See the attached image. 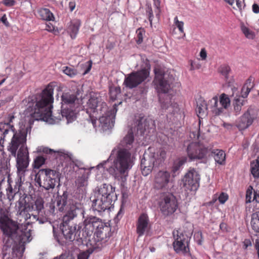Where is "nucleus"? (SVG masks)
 <instances>
[{
    "label": "nucleus",
    "mask_w": 259,
    "mask_h": 259,
    "mask_svg": "<svg viewBox=\"0 0 259 259\" xmlns=\"http://www.w3.org/2000/svg\"><path fill=\"white\" fill-rule=\"evenodd\" d=\"M12 188H11L10 190H9V193L8 194V198L11 199V195L10 194V193H12Z\"/></svg>",
    "instance_id": "obj_62"
},
{
    "label": "nucleus",
    "mask_w": 259,
    "mask_h": 259,
    "mask_svg": "<svg viewBox=\"0 0 259 259\" xmlns=\"http://www.w3.org/2000/svg\"><path fill=\"white\" fill-rule=\"evenodd\" d=\"M3 3L7 6H12L15 5V1L14 0H4Z\"/></svg>",
    "instance_id": "obj_52"
},
{
    "label": "nucleus",
    "mask_w": 259,
    "mask_h": 259,
    "mask_svg": "<svg viewBox=\"0 0 259 259\" xmlns=\"http://www.w3.org/2000/svg\"><path fill=\"white\" fill-rule=\"evenodd\" d=\"M156 165V161L151 155H145L141 160V168L142 174L146 176L149 175L152 171L154 166H158Z\"/></svg>",
    "instance_id": "obj_23"
},
{
    "label": "nucleus",
    "mask_w": 259,
    "mask_h": 259,
    "mask_svg": "<svg viewBox=\"0 0 259 259\" xmlns=\"http://www.w3.org/2000/svg\"><path fill=\"white\" fill-rule=\"evenodd\" d=\"M89 176V171H84L81 177H79L76 181V185L78 187H85L88 185V179Z\"/></svg>",
    "instance_id": "obj_33"
},
{
    "label": "nucleus",
    "mask_w": 259,
    "mask_h": 259,
    "mask_svg": "<svg viewBox=\"0 0 259 259\" xmlns=\"http://www.w3.org/2000/svg\"><path fill=\"white\" fill-rule=\"evenodd\" d=\"M200 56L202 60H204L206 59L207 57V53L206 51L204 49H201L200 52Z\"/></svg>",
    "instance_id": "obj_53"
},
{
    "label": "nucleus",
    "mask_w": 259,
    "mask_h": 259,
    "mask_svg": "<svg viewBox=\"0 0 259 259\" xmlns=\"http://www.w3.org/2000/svg\"><path fill=\"white\" fill-rule=\"evenodd\" d=\"M241 30L245 36L248 38H253L254 35L253 32L244 25L241 26Z\"/></svg>",
    "instance_id": "obj_43"
},
{
    "label": "nucleus",
    "mask_w": 259,
    "mask_h": 259,
    "mask_svg": "<svg viewBox=\"0 0 259 259\" xmlns=\"http://www.w3.org/2000/svg\"><path fill=\"white\" fill-rule=\"evenodd\" d=\"M149 74V71L147 69H143L139 71L132 72L125 77L124 84L130 89L136 88L144 81Z\"/></svg>",
    "instance_id": "obj_16"
},
{
    "label": "nucleus",
    "mask_w": 259,
    "mask_h": 259,
    "mask_svg": "<svg viewBox=\"0 0 259 259\" xmlns=\"http://www.w3.org/2000/svg\"><path fill=\"white\" fill-rule=\"evenodd\" d=\"M50 207L53 212H55V208L60 212H66L63 217L61 229L66 239L72 241L77 235L81 238L80 229L82 226H78L76 224L70 225L68 224V222L76 217L79 213H83L84 211L81 203L68 199L67 193L64 192L62 195L56 197L55 200L50 205Z\"/></svg>",
    "instance_id": "obj_3"
},
{
    "label": "nucleus",
    "mask_w": 259,
    "mask_h": 259,
    "mask_svg": "<svg viewBox=\"0 0 259 259\" xmlns=\"http://www.w3.org/2000/svg\"><path fill=\"white\" fill-rule=\"evenodd\" d=\"M102 103H105L102 102L101 97L96 93H93L90 95V98L87 102V112H93L95 114L96 112H99Z\"/></svg>",
    "instance_id": "obj_20"
},
{
    "label": "nucleus",
    "mask_w": 259,
    "mask_h": 259,
    "mask_svg": "<svg viewBox=\"0 0 259 259\" xmlns=\"http://www.w3.org/2000/svg\"><path fill=\"white\" fill-rule=\"evenodd\" d=\"M62 71L65 74L71 77H74L77 74V71L75 69L70 67H63Z\"/></svg>",
    "instance_id": "obj_40"
},
{
    "label": "nucleus",
    "mask_w": 259,
    "mask_h": 259,
    "mask_svg": "<svg viewBox=\"0 0 259 259\" xmlns=\"http://www.w3.org/2000/svg\"><path fill=\"white\" fill-rule=\"evenodd\" d=\"M137 43L138 44H141L143 40V35L144 34L145 31L143 29H138L137 31Z\"/></svg>",
    "instance_id": "obj_46"
},
{
    "label": "nucleus",
    "mask_w": 259,
    "mask_h": 259,
    "mask_svg": "<svg viewBox=\"0 0 259 259\" xmlns=\"http://www.w3.org/2000/svg\"><path fill=\"white\" fill-rule=\"evenodd\" d=\"M252 11L254 13H259V6L256 4H254L252 5Z\"/></svg>",
    "instance_id": "obj_56"
},
{
    "label": "nucleus",
    "mask_w": 259,
    "mask_h": 259,
    "mask_svg": "<svg viewBox=\"0 0 259 259\" xmlns=\"http://www.w3.org/2000/svg\"><path fill=\"white\" fill-rule=\"evenodd\" d=\"M37 13L38 17L42 20L52 21L54 19L53 13L48 9L40 8L38 10Z\"/></svg>",
    "instance_id": "obj_30"
},
{
    "label": "nucleus",
    "mask_w": 259,
    "mask_h": 259,
    "mask_svg": "<svg viewBox=\"0 0 259 259\" xmlns=\"http://www.w3.org/2000/svg\"><path fill=\"white\" fill-rule=\"evenodd\" d=\"M114 189L110 185L103 184L96 188L91 197L94 210L101 212L109 208Z\"/></svg>",
    "instance_id": "obj_8"
},
{
    "label": "nucleus",
    "mask_w": 259,
    "mask_h": 259,
    "mask_svg": "<svg viewBox=\"0 0 259 259\" xmlns=\"http://www.w3.org/2000/svg\"><path fill=\"white\" fill-rule=\"evenodd\" d=\"M202 236V234L200 232H198L197 233H196L194 235V237H201Z\"/></svg>",
    "instance_id": "obj_60"
},
{
    "label": "nucleus",
    "mask_w": 259,
    "mask_h": 259,
    "mask_svg": "<svg viewBox=\"0 0 259 259\" xmlns=\"http://www.w3.org/2000/svg\"><path fill=\"white\" fill-rule=\"evenodd\" d=\"M114 189L110 185L103 184L96 188L91 197L94 210L101 212L109 208Z\"/></svg>",
    "instance_id": "obj_7"
},
{
    "label": "nucleus",
    "mask_w": 259,
    "mask_h": 259,
    "mask_svg": "<svg viewBox=\"0 0 259 259\" xmlns=\"http://www.w3.org/2000/svg\"><path fill=\"white\" fill-rule=\"evenodd\" d=\"M69 7L71 11H73L75 8V3L74 2H71L69 4Z\"/></svg>",
    "instance_id": "obj_57"
},
{
    "label": "nucleus",
    "mask_w": 259,
    "mask_h": 259,
    "mask_svg": "<svg viewBox=\"0 0 259 259\" xmlns=\"http://www.w3.org/2000/svg\"><path fill=\"white\" fill-rule=\"evenodd\" d=\"M252 87L250 80H248L246 83L243 87L241 90V98L244 99L245 98L247 97L248 94L250 92L251 89Z\"/></svg>",
    "instance_id": "obj_38"
},
{
    "label": "nucleus",
    "mask_w": 259,
    "mask_h": 259,
    "mask_svg": "<svg viewBox=\"0 0 259 259\" xmlns=\"http://www.w3.org/2000/svg\"><path fill=\"white\" fill-rule=\"evenodd\" d=\"M252 193V188L250 186L247 190L246 192V202H250L251 199V195Z\"/></svg>",
    "instance_id": "obj_48"
},
{
    "label": "nucleus",
    "mask_w": 259,
    "mask_h": 259,
    "mask_svg": "<svg viewBox=\"0 0 259 259\" xmlns=\"http://www.w3.org/2000/svg\"><path fill=\"white\" fill-rule=\"evenodd\" d=\"M208 106L210 111L215 115L223 113L230 106V100L228 96L222 94L219 99L217 96L212 97L208 101Z\"/></svg>",
    "instance_id": "obj_13"
},
{
    "label": "nucleus",
    "mask_w": 259,
    "mask_h": 259,
    "mask_svg": "<svg viewBox=\"0 0 259 259\" xmlns=\"http://www.w3.org/2000/svg\"><path fill=\"white\" fill-rule=\"evenodd\" d=\"M174 24L181 33H184V22L179 21L178 17L174 18Z\"/></svg>",
    "instance_id": "obj_44"
},
{
    "label": "nucleus",
    "mask_w": 259,
    "mask_h": 259,
    "mask_svg": "<svg viewBox=\"0 0 259 259\" xmlns=\"http://www.w3.org/2000/svg\"><path fill=\"white\" fill-rule=\"evenodd\" d=\"M187 158L185 157H181L175 161L171 171L172 177L176 176V172L180 169V167L186 162Z\"/></svg>",
    "instance_id": "obj_32"
},
{
    "label": "nucleus",
    "mask_w": 259,
    "mask_h": 259,
    "mask_svg": "<svg viewBox=\"0 0 259 259\" xmlns=\"http://www.w3.org/2000/svg\"><path fill=\"white\" fill-rule=\"evenodd\" d=\"M100 220L96 217H90L84 220L83 223L78 226H82L80 229L82 233L81 239L92 235L94 230L99 227Z\"/></svg>",
    "instance_id": "obj_19"
},
{
    "label": "nucleus",
    "mask_w": 259,
    "mask_h": 259,
    "mask_svg": "<svg viewBox=\"0 0 259 259\" xmlns=\"http://www.w3.org/2000/svg\"><path fill=\"white\" fill-rule=\"evenodd\" d=\"M39 151H42V152L47 153V154H52L53 153H54V154L57 153L60 155H62L65 154L64 151L63 150H58V151H55L53 149H49L47 147L40 148L39 149Z\"/></svg>",
    "instance_id": "obj_41"
},
{
    "label": "nucleus",
    "mask_w": 259,
    "mask_h": 259,
    "mask_svg": "<svg viewBox=\"0 0 259 259\" xmlns=\"http://www.w3.org/2000/svg\"><path fill=\"white\" fill-rule=\"evenodd\" d=\"M84 99H79L71 93H64L61 96V114L65 117L67 122H71L76 119V110H83L85 106L82 105Z\"/></svg>",
    "instance_id": "obj_9"
},
{
    "label": "nucleus",
    "mask_w": 259,
    "mask_h": 259,
    "mask_svg": "<svg viewBox=\"0 0 259 259\" xmlns=\"http://www.w3.org/2000/svg\"><path fill=\"white\" fill-rule=\"evenodd\" d=\"M170 181V175L167 171L160 170L155 176V186L158 189L166 187Z\"/></svg>",
    "instance_id": "obj_22"
},
{
    "label": "nucleus",
    "mask_w": 259,
    "mask_h": 259,
    "mask_svg": "<svg viewBox=\"0 0 259 259\" xmlns=\"http://www.w3.org/2000/svg\"><path fill=\"white\" fill-rule=\"evenodd\" d=\"M175 241L173 242L174 250L178 253L186 254L189 251L188 237L178 230L173 231Z\"/></svg>",
    "instance_id": "obj_17"
},
{
    "label": "nucleus",
    "mask_w": 259,
    "mask_h": 259,
    "mask_svg": "<svg viewBox=\"0 0 259 259\" xmlns=\"http://www.w3.org/2000/svg\"><path fill=\"white\" fill-rule=\"evenodd\" d=\"M149 13V17L150 18L152 16H153L152 10L151 9H150ZM150 21H151L150 19Z\"/></svg>",
    "instance_id": "obj_63"
},
{
    "label": "nucleus",
    "mask_w": 259,
    "mask_h": 259,
    "mask_svg": "<svg viewBox=\"0 0 259 259\" xmlns=\"http://www.w3.org/2000/svg\"><path fill=\"white\" fill-rule=\"evenodd\" d=\"M200 176L194 169H190L183 179L185 188L191 191H196L199 186Z\"/></svg>",
    "instance_id": "obj_18"
},
{
    "label": "nucleus",
    "mask_w": 259,
    "mask_h": 259,
    "mask_svg": "<svg viewBox=\"0 0 259 259\" xmlns=\"http://www.w3.org/2000/svg\"><path fill=\"white\" fill-rule=\"evenodd\" d=\"M253 200L259 203V190L254 192Z\"/></svg>",
    "instance_id": "obj_55"
},
{
    "label": "nucleus",
    "mask_w": 259,
    "mask_h": 259,
    "mask_svg": "<svg viewBox=\"0 0 259 259\" xmlns=\"http://www.w3.org/2000/svg\"><path fill=\"white\" fill-rule=\"evenodd\" d=\"M209 147L197 143H191L187 148V155L191 161L206 160L209 156Z\"/></svg>",
    "instance_id": "obj_14"
},
{
    "label": "nucleus",
    "mask_w": 259,
    "mask_h": 259,
    "mask_svg": "<svg viewBox=\"0 0 259 259\" xmlns=\"http://www.w3.org/2000/svg\"><path fill=\"white\" fill-rule=\"evenodd\" d=\"M44 175H41L37 180L40 187L49 190L60 185V174L52 169H43Z\"/></svg>",
    "instance_id": "obj_12"
},
{
    "label": "nucleus",
    "mask_w": 259,
    "mask_h": 259,
    "mask_svg": "<svg viewBox=\"0 0 259 259\" xmlns=\"http://www.w3.org/2000/svg\"><path fill=\"white\" fill-rule=\"evenodd\" d=\"M89 256L88 252H83L80 253L78 256V259H88Z\"/></svg>",
    "instance_id": "obj_51"
},
{
    "label": "nucleus",
    "mask_w": 259,
    "mask_h": 259,
    "mask_svg": "<svg viewBox=\"0 0 259 259\" xmlns=\"http://www.w3.org/2000/svg\"><path fill=\"white\" fill-rule=\"evenodd\" d=\"M178 207L176 197L171 194L163 195L159 202V208L163 215L168 216L174 213Z\"/></svg>",
    "instance_id": "obj_15"
},
{
    "label": "nucleus",
    "mask_w": 259,
    "mask_h": 259,
    "mask_svg": "<svg viewBox=\"0 0 259 259\" xmlns=\"http://www.w3.org/2000/svg\"><path fill=\"white\" fill-rule=\"evenodd\" d=\"M236 6L239 10H241L242 3L240 0H236Z\"/></svg>",
    "instance_id": "obj_59"
},
{
    "label": "nucleus",
    "mask_w": 259,
    "mask_h": 259,
    "mask_svg": "<svg viewBox=\"0 0 259 259\" xmlns=\"http://www.w3.org/2000/svg\"><path fill=\"white\" fill-rule=\"evenodd\" d=\"M85 66H87V69L85 70V71L83 73V74H85L88 73L90 71V70L91 69V67H92V64H91V63H89L88 64H86Z\"/></svg>",
    "instance_id": "obj_58"
},
{
    "label": "nucleus",
    "mask_w": 259,
    "mask_h": 259,
    "mask_svg": "<svg viewBox=\"0 0 259 259\" xmlns=\"http://www.w3.org/2000/svg\"><path fill=\"white\" fill-rule=\"evenodd\" d=\"M155 74L154 82L159 93H168L171 89V84L175 80L173 74L170 72H164L159 67L154 69Z\"/></svg>",
    "instance_id": "obj_10"
},
{
    "label": "nucleus",
    "mask_w": 259,
    "mask_h": 259,
    "mask_svg": "<svg viewBox=\"0 0 259 259\" xmlns=\"http://www.w3.org/2000/svg\"><path fill=\"white\" fill-rule=\"evenodd\" d=\"M226 224H224V223H221V224H220V228H221V229H225L226 228Z\"/></svg>",
    "instance_id": "obj_61"
},
{
    "label": "nucleus",
    "mask_w": 259,
    "mask_h": 259,
    "mask_svg": "<svg viewBox=\"0 0 259 259\" xmlns=\"http://www.w3.org/2000/svg\"><path fill=\"white\" fill-rule=\"evenodd\" d=\"M116 105L109 109L106 103H102L100 113L102 115L99 119V127L103 131L111 128L114 125V119L117 112Z\"/></svg>",
    "instance_id": "obj_11"
},
{
    "label": "nucleus",
    "mask_w": 259,
    "mask_h": 259,
    "mask_svg": "<svg viewBox=\"0 0 259 259\" xmlns=\"http://www.w3.org/2000/svg\"><path fill=\"white\" fill-rule=\"evenodd\" d=\"M251 172L255 178H259V157L250 164Z\"/></svg>",
    "instance_id": "obj_36"
},
{
    "label": "nucleus",
    "mask_w": 259,
    "mask_h": 259,
    "mask_svg": "<svg viewBox=\"0 0 259 259\" xmlns=\"http://www.w3.org/2000/svg\"><path fill=\"white\" fill-rule=\"evenodd\" d=\"M53 89L48 85L37 98L34 107H31L29 104L27 108L29 115L36 120H41L50 124H53L55 121L52 115V103L53 101Z\"/></svg>",
    "instance_id": "obj_5"
},
{
    "label": "nucleus",
    "mask_w": 259,
    "mask_h": 259,
    "mask_svg": "<svg viewBox=\"0 0 259 259\" xmlns=\"http://www.w3.org/2000/svg\"><path fill=\"white\" fill-rule=\"evenodd\" d=\"M218 199L219 202L223 204L228 200V196L226 193H222L219 196Z\"/></svg>",
    "instance_id": "obj_49"
},
{
    "label": "nucleus",
    "mask_w": 259,
    "mask_h": 259,
    "mask_svg": "<svg viewBox=\"0 0 259 259\" xmlns=\"http://www.w3.org/2000/svg\"><path fill=\"white\" fill-rule=\"evenodd\" d=\"M46 29L50 32L57 34L59 33L58 30L55 28V27L51 22H48L46 24Z\"/></svg>",
    "instance_id": "obj_45"
},
{
    "label": "nucleus",
    "mask_w": 259,
    "mask_h": 259,
    "mask_svg": "<svg viewBox=\"0 0 259 259\" xmlns=\"http://www.w3.org/2000/svg\"><path fill=\"white\" fill-rule=\"evenodd\" d=\"M45 161V159L42 156H37L35 158L33 162V167L34 168H39L42 166Z\"/></svg>",
    "instance_id": "obj_42"
},
{
    "label": "nucleus",
    "mask_w": 259,
    "mask_h": 259,
    "mask_svg": "<svg viewBox=\"0 0 259 259\" xmlns=\"http://www.w3.org/2000/svg\"><path fill=\"white\" fill-rule=\"evenodd\" d=\"M44 200L40 197L37 198L34 204L27 203L24 199H20L15 204L16 215L22 217L25 221L30 219L32 220L31 223L38 221L40 224H44L48 221L47 217L30 213L33 211H36L39 214L44 208Z\"/></svg>",
    "instance_id": "obj_6"
},
{
    "label": "nucleus",
    "mask_w": 259,
    "mask_h": 259,
    "mask_svg": "<svg viewBox=\"0 0 259 259\" xmlns=\"http://www.w3.org/2000/svg\"><path fill=\"white\" fill-rule=\"evenodd\" d=\"M230 71V68L228 66L223 65L222 66L219 70L220 72L224 75L225 77H227L228 74Z\"/></svg>",
    "instance_id": "obj_47"
},
{
    "label": "nucleus",
    "mask_w": 259,
    "mask_h": 259,
    "mask_svg": "<svg viewBox=\"0 0 259 259\" xmlns=\"http://www.w3.org/2000/svg\"><path fill=\"white\" fill-rule=\"evenodd\" d=\"M120 94V88L119 87L113 85L110 87L109 94L110 99L115 100Z\"/></svg>",
    "instance_id": "obj_37"
},
{
    "label": "nucleus",
    "mask_w": 259,
    "mask_h": 259,
    "mask_svg": "<svg viewBox=\"0 0 259 259\" xmlns=\"http://www.w3.org/2000/svg\"><path fill=\"white\" fill-rule=\"evenodd\" d=\"M80 26V21L79 20H75L71 22L68 27V31L70 33V36L72 38H74L78 31Z\"/></svg>",
    "instance_id": "obj_31"
},
{
    "label": "nucleus",
    "mask_w": 259,
    "mask_h": 259,
    "mask_svg": "<svg viewBox=\"0 0 259 259\" xmlns=\"http://www.w3.org/2000/svg\"><path fill=\"white\" fill-rule=\"evenodd\" d=\"M209 156L211 155L214 157L215 162L219 164H224L226 160V154L222 150L213 149L209 147Z\"/></svg>",
    "instance_id": "obj_28"
},
{
    "label": "nucleus",
    "mask_w": 259,
    "mask_h": 259,
    "mask_svg": "<svg viewBox=\"0 0 259 259\" xmlns=\"http://www.w3.org/2000/svg\"><path fill=\"white\" fill-rule=\"evenodd\" d=\"M253 112V110L250 109L241 116L238 124V126L240 130L246 129L252 123L255 118Z\"/></svg>",
    "instance_id": "obj_25"
},
{
    "label": "nucleus",
    "mask_w": 259,
    "mask_h": 259,
    "mask_svg": "<svg viewBox=\"0 0 259 259\" xmlns=\"http://www.w3.org/2000/svg\"><path fill=\"white\" fill-rule=\"evenodd\" d=\"M245 100L240 97H235L233 101L234 109L236 113H239L242 106L245 104Z\"/></svg>",
    "instance_id": "obj_35"
},
{
    "label": "nucleus",
    "mask_w": 259,
    "mask_h": 259,
    "mask_svg": "<svg viewBox=\"0 0 259 259\" xmlns=\"http://www.w3.org/2000/svg\"><path fill=\"white\" fill-rule=\"evenodd\" d=\"M0 21L3 22L4 24H5L6 26H8L9 25V23L7 21V18L6 17V15H4L1 19Z\"/></svg>",
    "instance_id": "obj_54"
},
{
    "label": "nucleus",
    "mask_w": 259,
    "mask_h": 259,
    "mask_svg": "<svg viewBox=\"0 0 259 259\" xmlns=\"http://www.w3.org/2000/svg\"><path fill=\"white\" fill-rule=\"evenodd\" d=\"M26 223L24 226H21L19 230L18 224L8 217L4 215L0 218V229L3 233L8 237L5 245L8 247H12L20 254H22L25 249V244L32 239V230L25 228Z\"/></svg>",
    "instance_id": "obj_4"
},
{
    "label": "nucleus",
    "mask_w": 259,
    "mask_h": 259,
    "mask_svg": "<svg viewBox=\"0 0 259 259\" xmlns=\"http://www.w3.org/2000/svg\"><path fill=\"white\" fill-rule=\"evenodd\" d=\"M151 224L148 216L146 213L141 214L137 224V232L139 236H142L148 232Z\"/></svg>",
    "instance_id": "obj_21"
},
{
    "label": "nucleus",
    "mask_w": 259,
    "mask_h": 259,
    "mask_svg": "<svg viewBox=\"0 0 259 259\" xmlns=\"http://www.w3.org/2000/svg\"><path fill=\"white\" fill-rule=\"evenodd\" d=\"M154 5L156 7L157 10L155 11L157 15H159L160 12V0H154Z\"/></svg>",
    "instance_id": "obj_50"
},
{
    "label": "nucleus",
    "mask_w": 259,
    "mask_h": 259,
    "mask_svg": "<svg viewBox=\"0 0 259 259\" xmlns=\"http://www.w3.org/2000/svg\"><path fill=\"white\" fill-rule=\"evenodd\" d=\"M159 100L161 103V107L163 110L166 111L167 113H172L177 111L178 106L176 104L172 105L171 101L168 95H164L160 96Z\"/></svg>",
    "instance_id": "obj_26"
},
{
    "label": "nucleus",
    "mask_w": 259,
    "mask_h": 259,
    "mask_svg": "<svg viewBox=\"0 0 259 259\" xmlns=\"http://www.w3.org/2000/svg\"><path fill=\"white\" fill-rule=\"evenodd\" d=\"M208 109L209 108L208 106V102L206 103L202 99H200L197 101L196 112L199 118H203L206 116L207 114Z\"/></svg>",
    "instance_id": "obj_27"
},
{
    "label": "nucleus",
    "mask_w": 259,
    "mask_h": 259,
    "mask_svg": "<svg viewBox=\"0 0 259 259\" xmlns=\"http://www.w3.org/2000/svg\"><path fill=\"white\" fill-rule=\"evenodd\" d=\"M153 150L152 148L150 149V154L156 161V165H159L166 158V151L163 149L157 150L156 152H153Z\"/></svg>",
    "instance_id": "obj_29"
},
{
    "label": "nucleus",
    "mask_w": 259,
    "mask_h": 259,
    "mask_svg": "<svg viewBox=\"0 0 259 259\" xmlns=\"http://www.w3.org/2000/svg\"><path fill=\"white\" fill-rule=\"evenodd\" d=\"M113 160H110L109 158L107 161H105L103 162L100 163L97 166V169L100 170H102L103 168H105V167L107 168V170L109 171V168L113 166ZM110 173V172H109Z\"/></svg>",
    "instance_id": "obj_39"
},
{
    "label": "nucleus",
    "mask_w": 259,
    "mask_h": 259,
    "mask_svg": "<svg viewBox=\"0 0 259 259\" xmlns=\"http://www.w3.org/2000/svg\"><path fill=\"white\" fill-rule=\"evenodd\" d=\"M194 65H193V61H191V70H194Z\"/></svg>",
    "instance_id": "obj_64"
},
{
    "label": "nucleus",
    "mask_w": 259,
    "mask_h": 259,
    "mask_svg": "<svg viewBox=\"0 0 259 259\" xmlns=\"http://www.w3.org/2000/svg\"><path fill=\"white\" fill-rule=\"evenodd\" d=\"M99 227H97L95 234L98 238V240L106 242L111 235V228L102 222L101 220L99 223Z\"/></svg>",
    "instance_id": "obj_24"
},
{
    "label": "nucleus",
    "mask_w": 259,
    "mask_h": 259,
    "mask_svg": "<svg viewBox=\"0 0 259 259\" xmlns=\"http://www.w3.org/2000/svg\"><path fill=\"white\" fill-rule=\"evenodd\" d=\"M151 125L154 126V121L151 119L142 118L136 121L121 141L122 147L118 146L112 150L109 159L113 160V165L109 168V171L115 178L119 179L126 177L134 165L135 150L131 146L134 142V133L137 132L138 135H142Z\"/></svg>",
    "instance_id": "obj_1"
},
{
    "label": "nucleus",
    "mask_w": 259,
    "mask_h": 259,
    "mask_svg": "<svg viewBox=\"0 0 259 259\" xmlns=\"http://www.w3.org/2000/svg\"><path fill=\"white\" fill-rule=\"evenodd\" d=\"M250 224L252 229L255 232L259 233V212L252 214Z\"/></svg>",
    "instance_id": "obj_34"
},
{
    "label": "nucleus",
    "mask_w": 259,
    "mask_h": 259,
    "mask_svg": "<svg viewBox=\"0 0 259 259\" xmlns=\"http://www.w3.org/2000/svg\"><path fill=\"white\" fill-rule=\"evenodd\" d=\"M6 125L8 126V124L0 123V154L2 156L0 160L2 163L7 162V159L6 160L7 155L3 150L4 140L8 135H13L8 150L12 155L16 157L18 182L21 184L24 181L25 173L29 163L28 151L26 146L28 130L22 129L18 133L7 128L3 131Z\"/></svg>",
    "instance_id": "obj_2"
}]
</instances>
